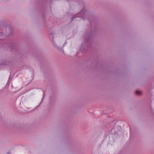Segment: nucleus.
<instances>
[{
  "mask_svg": "<svg viewBox=\"0 0 154 154\" xmlns=\"http://www.w3.org/2000/svg\"><path fill=\"white\" fill-rule=\"evenodd\" d=\"M8 154H10V153H8Z\"/></svg>",
  "mask_w": 154,
  "mask_h": 154,
  "instance_id": "f03ea898",
  "label": "nucleus"
},
{
  "mask_svg": "<svg viewBox=\"0 0 154 154\" xmlns=\"http://www.w3.org/2000/svg\"><path fill=\"white\" fill-rule=\"evenodd\" d=\"M135 93L136 94L138 95L141 94V92L138 91H137L135 92Z\"/></svg>",
  "mask_w": 154,
  "mask_h": 154,
  "instance_id": "f257e3e1",
  "label": "nucleus"
}]
</instances>
